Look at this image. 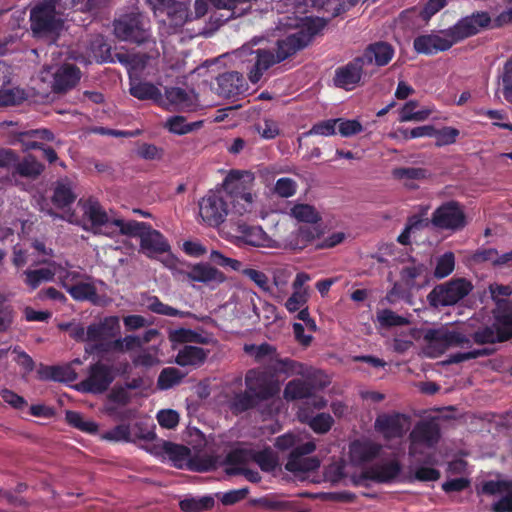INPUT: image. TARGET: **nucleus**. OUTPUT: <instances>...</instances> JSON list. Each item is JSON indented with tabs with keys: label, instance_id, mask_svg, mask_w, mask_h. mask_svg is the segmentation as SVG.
Returning a JSON list of instances; mask_svg holds the SVG:
<instances>
[{
	"label": "nucleus",
	"instance_id": "nucleus-1",
	"mask_svg": "<svg viewBox=\"0 0 512 512\" xmlns=\"http://www.w3.org/2000/svg\"><path fill=\"white\" fill-rule=\"evenodd\" d=\"M243 173L232 170L225 177L222 186L210 190L199 202V214L203 222L211 227L222 224L229 212V205L244 201L251 205L253 201L251 187L243 179Z\"/></svg>",
	"mask_w": 512,
	"mask_h": 512
},
{
	"label": "nucleus",
	"instance_id": "nucleus-2",
	"mask_svg": "<svg viewBox=\"0 0 512 512\" xmlns=\"http://www.w3.org/2000/svg\"><path fill=\"white\" fill-rule=\"evenodd\" d=\"M274 447L280 452L290 451L285 469L293 474L314 472L320 467V460L310 456L316 450L314 441L303 442L293 432L284 433L275 438Z\"/></svg>",
	"mask_w": 512,
	"mask_h": 512
},
{
	"label": "nucleus",
	"instance_id": "nucleus-3",
	"mask_svg": "<svg viewBox=\"0 0 512 512\" xmlns=\"http://www.w3.org/2000/svg\"><path fill=\"white\" fill-rule=\"evenodd\" d=\"M56 0H39L30 10V29L34 37L56 38L63 28Z\"/></svg>",
	"mask_w": 512,
	"mask_h": 512
},
{
	"label": "nucleus",
	"instance_id": "nucleus-4",
	"mask_svg": "<svg viewBox=\"0 0 512 512\" xmlns=\"http://www.w3.org/2000/svg\"><path fill=\"white\" fill-rule=\"evenodd\" d=\"M492 325L480 327L472 334V340L478 345L502 343L512 339V300L498 304L494 309Z\"/></svg>",
	"mask_w": 512,
	"mask_h": 512
},
{
	"label": "nucleus",
	"instance_id": "nucleus-5",
	"mask_svg": "<svg viewBox=\"0 0 512 512\" xmlns=\"http://www.w3.org/2000/svg\"><path fill=\"white\" fill-rule=\"evenodd\" d=\"M114 34L120 41L132 44H143L150 37L149 22L140 12H129L120 15L113 21Z\"/></svg>",
	"mask_w": 512,
	"mask_h": 512
},
{
	"label": "nucleus",
	"instance_id": "nucleus-6",
	"mask_svg": "<svg viewBox=\"0 0 512 512\" xmlns=\"http://www.w3.org/2000/svg\"><path fill=\"white\" fill-rule=\"evenodd\" d=\"M473 289L465 278L451 279L436 285L427 295L430 306L434 308L452 306L464 299Z\"/></svg>",
	"mask_w": 512,
	"mask_h": 512
},
{
	"label": "nucleus",
	"instance_id": "nucleus-7",
	"mask_svg": "<svg viewBox=\"0 0 512 512\" xmlns=\"http://www.w3.org/2000/svg\"><path fill=\"white\" fill-rule=\"evenodd\" d=\"M424 340L429 349L437 354H443L450 347H469L471 339L457 328L442 326L428 329L424 334Z\"/></svg>",
	"mask_w": 512,
	"mask_h": 512
},
{
	"label": "nucleus",
	"instance_id": "nucleus-8",
	"mask_svg": "<svg viewBox=\"0 0 512 512\" xmlns=\"http://www.w3.org/2000/svg\"><path fill=\"white\" fill-rule=\"evenodd\" d=\"M228 461L234 464H248L255 462L263 472H273L279 466L277 454L266 446L262 450L253 448H235L229 451Z\"/></svg>",
	"mask_w": 512,
	"mask_h": 512
},
{
	"label": "nucleus",
	"instance_id": "nucleus-9",
	"mask_svg": "<svg viewBox=\"0 0 512 512\" xmlns=\"http://www.w3.org/2000/svg\"><path fill=\"white\" fill-rule=\"evenodd\" d=\"M116 377L113 365L97 361L89 366L88 375L77 386L79 391L102 394L108 390Z\"/></svg>",
	"mask_w": 512,
	"mask_h": 512
},
{
	"label": "nucleus",
	"instance_id": "nucleus-10",
	"mask_svg": "<svg viewBox=\"0 0 512 512\" xmlns=\"http://www.w3.org/2000/svg\"><path fill=\"white\" fill-rule=\"evenodd\" d=\"M431 222L437 228L458 231L466 226V215L459 202L450 200L433 212Z\"/></svg>",
	"mask_w": 512,
	"mask_h": 512
},
{
	"label": "nucleus",
	"instance_id": "nucleus-11",
	"mask_svg": "<svg viewBox=\"0 0 512 512\" xmlns=\"http://www.w3.org/2000/svg\"><path fill=\"white\" fill-rule=\"evenodd\" d=\"M246 389L252 393L259 402L274 398L280 392L278 381L267 374L249 370L245 375Z\"/></svg>",
	"mask_w": 512,
	"mask_h": 512
},
{
	"label": "nucleus",
	"instance_id": "nucleus-12",
	"mask_svg": "<svg viewBox=\"0 0 512 512\" xmlns=\"http://www.w3.org/2000/svg\"><path fill=\"white\" fill-rule=\"evenodd\" d=\"M442 35L431 33L417 36L413 41V48L418 54L435 55L449 50L458 43L449 28L440 32Z\"/></svg>",
	"mask_w": 512,
	"mask_h": 512
},
{
	"label": "nucleus",
	"instance_id": "nucleus-13",
	"mask_svg": "<svg viewBox=\"0 0 512 512\" xmlns=\"http://www.w3.org/2000/svg\"><path fill=\"white\" fill-rule=\"evenodd\" d=\"M491 22L492 20L488 12L478 11L460 19L455 25L449 28V32L456 38L457 42H460L476 35L483 28L488 27Z\"/></svg>",
	"mask_w": 512,
	"mask_h": 512
},
{
	"label": "nucleus",
	"instance_id": "nucleus-14",
	"mask_svg": "<svg viewBox=\"0 0 512 512\" xmlns=\"http://www.w3.org/2000/svg\"><path fill=\"white\" fill-rule=\"evenodd\" d=\"M409 438V455L415 456L418 453V445L423 444L429 448H432L439 442V425L432 421H421L415 425L410 433Z\"/></svg>",
	"mask_w": 512,
	"mask_h": 512
},
{
	"label": "nucleus",
	"instance_id": "nucleus-15",
	"mask_svg": "<svg viewBox=\"0 0 512 512\" xmlns=\"http://www.w3.org/2000/svg\"><path fill=\"white\" fill-rule=\"evenodd\" d=\"M408 420V416L399 412L382 413L377 416L374 427L385 439L401 438L405 434Z\"/></svg>",
	"mask_w": 512,
	"mask_h": 512
},
{
	"label": "nucleus",
	"instance_id": "nucleus-16",
	"mask_svg": "<svg viewBox=\"0 0 512 512\" xmlns=\"http://www.w3.org/2000/svg\"><path fill=\"white\" fill-rule=\"evenodd\" d=\"M364 58L356 57L335 70L334 84L338 88L351 90L362 78Z\"/></svg>",
	"mask_w": 512,
	"mask_h": 512
},
{
	"label": "nucleus",
	"instance_id": "nucleus-17",
	"mask_svg": "<svg viewBox=\"0 0 512 512\" xmlns=\"http://www.w3.org/2000/svg\"><path fill=\"white\" fill-rule=\"evenodd\" d=\"M188 270L179 269L178 272L192 282L200 283H223L225 275L209 263L187 264Z\"/></svg>",
	"mask_w": 512,
	"mask_h": 512
},
{
	"label": "nucleus",
	"instance_id": "nucleus-18",
	"mask_svg": "<svg viewBox=\"0 0 512 512\" xmlns=\"http://www.w3.org/2000/svg\"><path fill=\"white\" fill-rule=\"evenodd\" d=\"M81 79V71L75 64L61 65L53 75L52 91L56 94L65 93L74 88Z\"/></svg>",
	"mask_w": 512,
	"mask_h": 512
},
{
	"label": "nucleus",
	"instance_id": "nucleus-19",
	"mask_svg": "<svg viewBox=\"0 0 512 512\" xmlns=\"http://www.w3.org/2000/svg\"><path fill=\"white\" fill-rule=\"evenodd\" d=\"M216 91L220 96L225 98L235 97L242 94L245 88V80L241 73L236 71L225 72L217 78Z\"/></svg>",
	"mask_w": 512,
	"mask_h": 512
},
{
	"label": "nucleus",
	"instance_id": "nucleus-20",
	"mask_svg": "<svg viewBox=\"0 0 512 512\" xmlns=\"http://www.w3.org/2000/svg\"><path fill=\"white\" fill-rule=\"evenodd\" d=\"M120 324L117 316L105 317L99 323H92L87 327V341L109 340L119 332Z\"/></svg>",
	"mask_w": 512,
	"mask_h": 512
},
{
	"label": "nucleus",
	"instance_id": "nucleus-21",
	"mask_svg": "<svg viewBox=\"0 0 512 512\" xmlns=\"http://www.w3.org/2000/svg\"><path fill=\"white\" fill-rule=\"evenodd\" d=\"M45 170V166L35 156L28 154L22 159L17 156V161L11 171L12 178L21 177L36 180Z\"/></svg>",
	"mask_w": 512,
	"mask_h": 512
},
{
	"label": "nucleus",
	"instance_id": "nucleus-22",
	"mask_svg": "<svg viewBox=\"0 0 512 512\" xmlns=\"http://www.w3.org/2000/svg\"><path fill=\"white\" fill-rule=\"evenodd\" d=\"M236 232L238 241L246 245L264 247L269 241L267 233L261 226L238 222Z\"/></svg>",
	"mask_w": 512,
	"mask_h": 512
},
{
	"label": "nucleus",
	"instance_id": "nucleus-23",
	"mask_svg": "<svg viewBox=\"0 0 512 512\" xmlns=\"http://www.w3.org/2000/svg\"><path fill=\"white\" fill-rule=\"evenodd\" d=\"M140 247L151 257L154 254H163L170 251V245L165 237L158 231L151 227L145 229L140 238Z\"/></svg>",
	"mask_w": 512,
	"mask_h": 512
},
{
	"label": "nucleus",
	"instance_id": "nucleus-24",
	"mask_svg": "<svg viewBox=\"0 0 512 512\" xmlns=\"http://www.w3.org/2000/svg\"><path fill=\"white\" fill-rule=\"evenodd\" d=\"M401 472V465L397 460L372 467L361 473V479L372 480L378 483H388L394 480Z\"/></svg>",
	"mask_w": 512,
	"mask_h": 512
},
{
	"label": "nucleus",
	"instance_id": "nucleus-25",
	"mask_svg": "<svg viewBox=\"0 0 512 512\" xmlns=\"http://www.w3.org/2000/svg\"><path fill=\"white\" fill-rule=\"evenodd\" d=\"M154 7L166 11L169 25L174 29L182 28L186 22L193 20V13L189 12L187 4L183 2L172 0L166 5H154Z\"/></svg>",
	"mask_w": 512,
	"mask_h": 512
},
{
	"label": "nucleus",
	"instance_id": "nucleus-26",
	"mask_svg": "<svg viewBox=\"0 0 512 512\" xmlns=\"http://www.w3.org/2000/svg\"><path fill=\"white\" fill-rule=\"evenodd\" d=\"M393 56V47L387 42L379 41L368 45L360 58H364V64L375 63L377 66H385L392 60Z\"/></svg>",
	"mask_w": 512,
	"mask_h": 512
},
{
	"label": "nucleus",
	"instance_id": "nucleus-27",
	"mask_svg": "<svg viewBox=\"0 0 512 512\" xmlns=\"http://www.w3.org/2000/svg\"><path fill=\"white\" fill-rule=\"evenodd\" d=\"M73 363L81 364V360L77 358L69 364L42 367L39 370L40 379L58 382H73L78 378V374L73 368Z\"/></svg>",
	"mask_w": 512,
	"mask_h": 512
},
{
	"label": "nucleus",
	"instance_id": "nucleus-28",
	"mask_svg": "<svg viewBox=\"0 0 512 512\" xmlns=\"http://www.w3.org/2000/svg\"><path fill=\"white\" fill-rule=\"evenodd\" d=\"M255 63L252 65L248 73V78L251 83L257 84L265 71L273 65L280 63L277 56L270 50L257 49L255 52Z\"/></svg>",
	"mask_w": 512,
	"mask_h": 512
},
{
	"label": "nucleus",
	"instance_id": "nucleus-29",
	"mask_svg": "<svg viewBox=\"0 0 512 512\" xmlns=\"http://www.w3.org/2000/svg\"><path fill=\"white\" fill-rule=\"evenodd\" d=\"M380 450L381 446L376 443L355 440L350 444L349 456L353 463L364 464L374 460Z\"/></svg>",
	"mask_w": 512,
	"mask_h": 512
},
{
	"label": "nucleus",
	"instance_id": "nucleus-30",
	"mask_svg": "<svg viewBox=\"0 0 512 512\" xmlns=\"http://www.w3.org/2000/svg\"><path fill=\"white\" fill-rule=\"evenodd\" d=\"M276 45L275 55L278 58L277 60L282 62L308 46V39L304 35L297 36L296 33H293L282 40H278Z\"/></svg>",
	"mask_w": 512,
	"mask_h": 512
},
{
	"label": "nucleus",
	"instance_id": "nucleus-31",
	"mask_svg": "<svg viewBox=\"0 0 512 512\" xmlns=\"http://www.w3.org/2000/svg\"><path fill=\"white\" fill-rule=\"evenodd\" d=\"M79 203H82L83 215L90 221L93 228L112 225V220L97 200L89 198L84 202L80 200Z\"/></svg>",
	"mask_w": 512,
	"mask_h": 512
},
{
	"label": "nucleus",
	"instance_id": "nucleus-32",
	"mask_svg": "<svg viewBox=\"0 0 512 512\" xmlns=\"http://www.w3.org/2000/svg\"><path fill=\"white\" fill-rule=\"evenodd\" d=\"M161 451L164 456L171 460L175 468H188V463L191 457V450L188 447L169 441H163L161 444Z\"/></svg>",
	"mask_w": 512,
	"mask_h": 512
},
{
	"label": "nucleus",
	"instance_id": "nucleus-33",
	"mask_svg": "<svg viewBox=\"0 0 512 512\" xmlns=\"http://www.w3.org/2000/svg\"><path fill=\"white\" fill-rule=\"evenodd\" d=\"M208 350L198 346L185 345L179 350L175 362L182 367L185 366H201L207 359Z\"/></svg>",
	"mask_w": 512,
	"mask_h": 512
},
{
	"label": "nucleus",
	"instance_id": "nucleus-34",
	"mask_svg": "<svg viewBox=\"0 0 512 512\" xmlns=\"http://www.w3.org/2000/svg\"><path fill=\"white\" fill-rule=\"evenodd\" d=\"M57 273H61L56 269V263L51 262L48 267H42L34 270L24 271L25 283L32 290L38 288L43 282H49L54 279Z\"/></svg>",
	"mask_w": 512,
	"mask_h": 512
},
{
	"label": "nucleus",
	"instance_id": "nucleus-35",
	"mask_svg": "<svg viewBox=\"0 0 512 512\" xmlns=\"http://www.w3.org/2000/svg\"><path fill=\"white\" fill-rule=\"evenodd\" d=\"M130 94L139 100H153L158 102L162 98L161 90L153 83L145 81H131Z\"/></svg>",
	"mask_w": 512,
	"mask_h": 512
},
{
	"label": "nucleus",
	"instance_id": "nucleus-36",
	"mask_svg": "<svg viewBox=\"0 0 512 512\" xmlns=\"http://www.w3.org/2000/svg\"><path fill=\"white\" fill-rule=\"evenodd\" d=\"M63 287L75 301H90L92 303L97 301V289L92 283L80 282L75 285L63 283Z\"/></svg>",
	"mask_w": 512,
	"mask_h": 512
},
{
	"label": "nucleus",
	"instance_id": "nucleus-37",
	"mask_svg": "<svg viewBox=\"0 0 512 512\" xmlns=\"http://www.w3.org/2000/svg\"><path fill=\"white\" fill-rule=\"evenodd\" d=\"M313 393V387L310 383L302 379H293L289 381L284 389V398L286 400H300L309 398Z\"/></svg>",
	"mask_w": 512,
	"mask_h": 512
},
{
	"label": "nucleus",
	"instance_id": "nucleus-38",
	"mask_svg": "<svg viewBox=\"0 0 512 512\" xmlns=\"http://www.w3.org/2000/svg\"><path fill=\"white\" fill-rule=\"evenodd\" d=\"M300 420L306 423L315 433L325 434L330 431L334 419L329 413H318L315 416L300 415Z\"/></svg>",
	"mask_w": 512,
	"mask_h": 512
},
{
	"label": "nucleus",
	"instance_id": "nucleus-39",
	"mask_svg": "<svg viewBox=\"0 0 512 512\" xmlns=\"http://www.w3.org/2000/svg\"><path fill=\"white\" fill-rule=\"evenodd\" d=\"M259 403L258 399L246 389L244 392L235 394L229 406L233 414L239 415L255 408Z\"/></svg>",
	"mask_w": 512,
	"mask_h": 512
},
{
	"label": "nucleus",
	"instance_id": "nucleus-40",
	"mask_svg": "<svg viewBox=\"0 0 512 512\" xmlns=\"http://www.w3.org/2000/svg\"><path fill=\"white\" fill-rule=\"evenodd\" d=\"M392 175L395 179L404 181V185L406 187L416 188L417 186L412 184L410 181L422 180L427 178L428 171L420 167H401L395 168L392 171Z\"/></svg>",
	"mask_w": 512,
	"mask_h": 512
},
{
	"label": "nucleus",
	"instance_id": "nucleus-41",
	"mask_svg": "<svg viewBox=\"0 0 512 512\" xmlns=\"http://www.w3.org/2000/svg\"><path fill=\"white\" fill-rule=\"evenodd\" d=\"M215 501L212 496H202L200 498H185L179 502L180 509L183 512H203L211 510Z\"/></svg>",
	"mask_w": 512,
	"mask_h": 512
},
{
	"label": "nucleus",
	"instance_id": "nucleus-42",
	"mask_svg": "<svg viewBox=\"0 0 512 512\" xmlns=\"http://www.w3.org/2000/svg\"><path fill=\"white\" fill-rule=\"evenodd\" d=\"M111 224L119 228L120 234L129 237L141 238L145 229H149L148 223L135 220L125 221L123 219H112Z\"/></svg>",
	"mask_w": 512,
	"mask_h": 512
},
{
	"label": "nucleus",
	"instance_id": "nucleus-43",
	"mask_svg": "<svg viewBox=\"0 0 512 512\" xmlns=\"http://www.w3.org/2000/svg\"><path fill=\"white\" fill-rule=\"evenodd\" d=\"M165 97L167 102L179 109H187L192 105L189 94L180 87H169L165 89Z\"/></svg>",
	"mask_w": 512,
	"mask_h": 512
},
{
	"label": "nucleus",
	"instance_id": "nucleus-44",
	"mask_svg": "<svg viewBox=\"0 0 512 512\" xmlns=\"http://www.w3.org/2000/svg\"><path fill=\"white\" fill-rule=\"evenodd\" d=\"M66 422L73 428L89 434H95L98 431V425L94 421L85 420L81 413L68 410L65 413Z\"/></svg>",
	"mask_w": 512,
	"mask_h": 512
},
{
	"label": "nucleus",
	"instance_id": "nucleus-45",
	"mask_svg": "<svg viewBox=\"0 0 512 512\" xmlns=\"http://www.w3.org/2000/svg\"><path fill=\"white\" fill-rule=\"evenodd\" d=\"M291 215L300 222L317 224L321 217L314 206L309 204H296L291 209Z\"/></svg>",
	"mask_w": 512,
	"mask_h": 512
},
{
	"label": "nucleus",
	"instance_id": "nucleus-46",
	"mask_svg": "<svg viewBox=\"0 0 512 512\" xmlns=\"http://www.w3.org/2000/svg\"><path fill=\"white\" fill-rule=\"evenodd\" d=\"M148 309L153 313H156L159 315L170 316V317L184 318V317H188V316L192 315L191 312L181 311V310H178L172 306H169V305L163 303L156 296H153L149 299Z\"/></svg>",
	"mask_w": 512,
	"mask_h": 512
},
{
	"label": "nucleus",
	"instance_id": "nucleus-47",
	"mask_svg": "<svg viewBox=\"0 0 512 512\" xmlns=\"http://www.w3.org/2000/svg\"><path fill=\"white\" fill-rule=\"evenodd\" d=\"M184 374L177 368L167 367L164 368L157 380V386L160 390H167L179 384L183 379Z\"/></svg>",
	"mask_w": 512,
	"mask_h": 512
},
{
	"label": "nucleus",
	"instance_id": "nucleus-48",
	"mask_svg": "<svg viewBox=\"0 0 512 512\" xmlns=\"http://www.w3.org/2000/svg\"><path fill=\"white\" fill-rule=\"evenodd\" d=\"M377 321L383 328L406 326L410 323L408 318L400 316L387 308L377 312Z\"/></svg>",
	"mask_w": 512,
	"mask_h": 512
},
{
	"label": "nucleus",
	"instance_id": "nucleus-49",
	"mask_svg": "<svg viewBox=\"0 0 512 512\" xmlns=\"http://www.w3.org/2000/svg\"><path fill=\"white\" fill-rule=\"evenodd\" d=\"M218 465V457L213 455L190 457L188 470L194 472H208L215 470Z\"/></svg>",
	"mask_w": 512,
	"mask_h": 512
},
{
	"label": "nucleus",
	"instance_id": "nucleus-50",
	"mask_svg": "<svg viewBox=\"0 0 512 512\" xmlns=\"http://www.w3.org/2000/svg\"><path fill=\"white\" fill-rule=\"evenodd\" d=\"M170 340L175 343L206 344L207 340L201 334L191 329L179 328L170 333Z\"/></svg>",
	"mask_w": 512,
	"mask_h": 512
},
{
	"label": "nucleus",
	"instance_id": "nucleus-51",
	"mask_svg": "<svg viewBox=\"0 0 512 512\" xmlns=\"http://www.w3.org/2000/svg\"><path fill=\"white\" fill-rule=\"evenodd\" d=\"M75 199L76 196L68 185L59 184L54 190L52 202L57 208L63 209L72 204Z\"/></svg>",
	"mask_w": 512,
	"mask_h": 512
},
{
	"label": "nucleus",
	"instance_id": "nucleus-52",
	"mask_svg": "<svg viewBox=\"0 0 512 512\" xmlns=\"http://www.w3.org/2000/svg\"><path fill=\"white\" fill-rule=\"evenodd\" d=\"M454 268L455 256L452 252H446L437 259L434 276L437 279H443L450 275Z\"/></svg>",
	"mask_w": 512,
	"mask_h": 512
},
{
	"label": "nucleus",
	"instance_id": "nucleus-53",
	"mask_svg": "<svg viewBox=\"0 0 512 512\" xmlns=\"http://www.w3.org/2000/svg\"><path fill=\"white\" fill-rule=\"evenodd\" d=\"M321 235L322 229L318 224L300 226L297 232V244L303 248Z\"/></svg>",
	"mask_w": 512,
	"mask_h": 512
},
{
	"label": "nucleus",
	"instance_id": "nucleus-54",
	"mask_svg": "<svg viewBox=\"0 0 512 512\" xmlns=\"http://www.w3.org/2000/svg\"><path fill=\"white\" fill-rule=\"evenodd\" d=\"M426 270L427 269L423 264L406 266V267H403L402 270L400 271V277H401L402 282H404V284L408 288H410V289L415 288V287L419 288V287H421V285H417L415 280L418 277H421L422 275H424Z\"/></svg>",
	"mask_w": 512,
	"mask_h": 512
},
{
	"label": "nucleus",
	"instance_id": "nucleus-55",
	"mask_svg": "<svg viewBox=\"0 0 512 512\" xmlns=\"http://www.w3.org/2000/svg\"><path fill=\"white\" fill-rule=\"evenodd\" d=\"M297 191V183L292 178H279L274 186V193L282 198L292 197Z\"/></svg>",
	"mask_w": 512,
	"mask_h": 512
},
{
	"label": "nucleus",
	"instance_id": "nucleus-56",
	"mask_svg": "<svg viewBox=\"0 0 512 512\" xmlns=\"http://www.w3.org/2000/svg\"><path fill=\"white\" fill-rule=\"evenodd\" d=\"M493 351L488 348L474 349L468 352H457L449 356L448 363L458 364L467 360L476 359L483 356H488Z\"/></svg>",
	"mask_w": 512,
	"mask_h": 512
},
{
	"label": "nucleus",
	"instance_id": "nucleus-57",
	"mask_svg": "<svg viewBox=\"0 0 512 512\" xmlns=\"http://www.w3.org/2000/svg\"><path fill=\"white\" fill-rule=\"evenodd\" d=\"M102 437L103 439L112 442H129L131 437L130 427L126 424L117 425L106 431Z\"/></svg>",
	"mask_w": 512,
	"mask_h": 512
},
{
	"label": "nucleus",
	"instance_id": "nucleus-58",
	"mask_svg": "<svg viewBox=\"0 0 512 512\" xmlns=\"http://www.w3.org/2000/svg\"><path fill=\"white\" fill-rule=\"evenodd\" d=\"M308 296L307 290H293V293L285 302V308L290 313L297 312L307 303Z\"/></svg>",
	"mask_w": 512,
	"mask_h": 512
},
{
	"label": "nucleus",
	"instance_id": "nucleus-59",
	"mask_svg": "<svg viewBox=\"0 0 512 512\" xmlns=\"http://www.w3.org/2000/svg\"><path fill=\"white\" fill-rule=\"evenodd\" d=\"M340 119H329L315 123L307 132L308 135L331 136L336 133V125Z\"/></svg>",
	"mask_w": 512,
	"mask_h": 512
},
{
	"label": "nucleus",
	"instance_id": "nucleus-60",
	"mask_svg": "<svg viewBox=\"0 0 512 512\" xmlns=\"http://www.w3.org/2000/svg\"><path fill=\"white\" fill-rule=\"evenodd\" d=\"M459 133L458 129L446 126L442 129L435 128L433 137H436L437 139V146H445L455 143Z\"/></svg>",
	"mask_w": 512,
	"mask_h": 512
},
{
	"label": "nucleus",
	"instance_id": "nucleus-61",
	"mask_svg": "<svg viewBox=\"0 0 512 512\" xmlns=\"http://www.w3.org/2000/svg\"><path fill=\"white\" fill-rule=\"evenodd\" d=\"M510 488H512L510 480H489L483 483L482 492L487 495H496L505 493Z\"/></svg>",
	"mask_w": 512,
	"mask_h": 512
},
{
	"label": "nucleus",
	"instance_id": "nucleus-62",
	"mask_svg": "<svg viewBox=\"0 0 512 512\" xmlns=\"http://www.w3.org/2000/svg\"><path fill=\"white\" fill-rule=\"evenodd\" d=\"M338 121V131L343 137H351L353 135L359 134L363 131L362 124L356 119H342L339 118Z\"/></svg>",
	"mask_w": 512,
	"mask_h": 512
},
{
	"label": "nucleus",
	"instance_id": "nucleus-63",
	"mask_svg": "<svg viewBox=\"0 0 512 512\" xmlns=\"http://www.w3.org/2000/svg\"><path fill=\"white\" fill-rule=\"evenodd\" d=\"M167 127L170 132L184 135L192 131L193 127L191 124L186 123V119L183 116H172L167 120Z\"/></svg>",
	"mask_w": 512,
	"mask_h": 512
},
{
	"label": "nucleus",
	"instance_id": "nucleus-64",
	"mask_svg": "<svg viewBox=\"0 0 512 512\" xmlns=\"http://www.w3.org/2000/svg\"><path fill=\"white\" fill-rule=\"evenodd\" d=\"M502 83L504 98L512 103V58L508 60L504 66Z\"/></svg>",
	"mask_w": 512,
	"mask_h": 512
}]
</instances>
